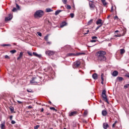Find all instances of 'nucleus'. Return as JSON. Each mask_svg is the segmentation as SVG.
Wrapping results in <instances>:
<instances>
[{
  "label": "nucleus",
  "instance_id": "obj_15",
  "mask_svg": "<svg viewBox=\"0 0 129 129\" xmlns=\"http://www.w3.org/2000/svg\"><path fill=\"white\" fill-rule=\"evenodd\" d=\"M32 56H35V57H38V58H40V57H41V55L38 54V53L35 52H33Z\"/></svg>",
  "mask_w": 129,
  "mask_h": 129
},
{
  "label": "nucleus",
  "instance_id": "obj_24",
  "mask_svg": "<svg viewBox=\"0 0 129 129\" xmlns=\"http://www.w3.org/2000/svg\"><path fill=\"white\" fill-rule=\"evenodd\" d=\"M61 12H63V10H57V11H56L55 13V16H57V15H59V14H60V13H61Z\"/></svg>",
  "mask_w": 129,
  "mask_h": 129
},
{
  "label": "nucleus",
  "instance_id": "obj_16",
  "mask_svg": "<svg viewBox=\"0 0 129 129\" xmlns=\"http://www.w3.org/2000/svg\"><path fill=\"white\" fill-rule=\"evenodd\" d=\"M65 26H67V23H66V22L64 21L60 24V28H63V27H65Z\"/></svg>",
  "mask_w": 129,
  "mask_h": 129
},
{
  "label": "nucleus",
  "instance_id": "obj_58",
  "mask_svg": "<svg viewBox=\"0 0 129 129\" xmlns=\"http://www.w3.org/2000/svg\"><path fill=\"white\" fill-rule=\"evenodd\" d=\"M10 120H13V115L10 116Z\"/></svg>",
  "mask_w": 129,
  "mask_h": 129
},
{
  "label": "nucleus",
  "instance_id": "obj_50",
  "mask_svg": "<svg viewBox=\"0 0 129 129\" xmlns=\"http://www.w3.org/2000/svg\"><path fill=\"white\" fill-rule=\"evenodd\" d=\"M92 39L93 40H94V39H97V37H96V36H93V37H92Z\"/></svg>",
  "mask_w": 129,
  "mask_h": 129
},
{
  "label": "nucleus",
  "instance_id": "obj_19",
  "mask_svg": "<svg viewBox=\"0 0 129 129\" xmlns=\"http://www.w3.org/2000/svg\"><path fill=\"white\" fill-rule=\"evenodd\" d=\"M102 114L103 116H106V115H107V111H106V110H103L102 111Z\"/></svg>",
  "mask_w": 129,
  "mask_h": 129
},
{
  "label": "nucleus",
  "instance_id": "obj_6",
  "mask_svg": "<svg viewBox=\"0 0 129 129\" xmlns=\"http://www.w3.org/2000/svg\"><path fill=\"white\" fill-rule=\"evenodd\" d=\"M89 6L90 9H91V10H94V9H96V10H97V8L95 7V5H94V2L93 1H90Z\"/></svg>",
  "mask_w": 129,
  "mask_h": 129
},
{
  "label": "nucleus",
  "instance_id": "obj_34",
  "mask_svg": "<svg viewBox=\"0 0 129 129\" xmlns=\"http://www.w3.org/2000/svg\"><path fill=\"white\" fill-rule=\"evenodd\" d=\"M114 19V20H117V21H119V18H118V17H117V16H115Z\"/></svg>",
  "mask_w": 129,
  "mask_h": 129
},
{
  "label": "nucleus",
  "instance_id": "obj_39",
  "mask_svg": "<svg viewBox=\"0 0 129 129\" xmlns=\"http://www.w3.org/2000/svg\"><path fill=\"white\" fill-rule=\"evenodd\" d=\"M5 59H10L11 58L10 57V56H9V55H6L5 56Z\"/></svg>",
  "mask_w": 129,
  "mask_h": 129
},
{
  "label": "nucleus",
  "instance_id": "obj_10",
  "mask_svg": "<svg viewBox=\"0 0 129 129\" xmlns=\"http://www.w3.org/2000/svg\"><path fill=\"white\" fill-rule=\"evenodd\" d=\"M77 114H78V112L75 111L70 113L69 116H75V115H77Z\"/></svg>",
  "mask_w": 129,
  "mask_h": 129
},
{
  "label": "nucleus",
  "instance_id": "obj_64",
  "mask_svg": "<svg viewBox=\"0 0 129 129\" xmlns=\"http://www.w3.org/2000/svg\"><path fill=\"white\" fill-rule=\"evenodd\" d=\"M84 122L85 123H87V120H85Z\"/></svg>",
  "mask_w": 129,
  "mask_h": 129
},
{
  "label": "nucleus",
  "instance_id": "obj_1",
  "mask_svg": "<svg viewBox=\"0 0 129 129\" xmlns=\"http://www.w3.org/2000/svg\"><path fill=\"white\" fill-rule=\"evenodd\" d=\"M105 55H106V52L100 50L96 53L95 56L98 61H100V62H104L106 61Z\"/></svg>",
  "mask_w": 129,
  "mask_h": 129
},
{
  "label": "nucleus",
  "instance_id": "obj_42",
  "mask_svg": "<svg viewBox=\"0 0 129 129\" xmlns=\"http://www.w3.org/2000/svg\"><path fill=\"white\" fill-rule=\"evenodd\" d=\"M37 35H38L39 37H42V33L41 32H37Z\"/></svg>",
  "mask_w": 129,
  "mask_h": 129
},
{
  "label": "nucleus",
  "instance_id": "obj_28",
  "mask_svg": "<svg viewBox=\"0 0 129 129\" xmlns=\"http://www.w3.org/2000/svg\"><path fill=\"white\" fill-rule=\"evenodd\" d=\"M11 44H3L2 45V47H10Z\"/></svg>",
  "mask_w": 129,
  "mask_h": 129
},
{
  "label": "nucleus",
  "instance_id": "obj_36",
  "mask_svg": "<svg viewBox=\"0 0 129 129\" xmlns=\"http://www.w3.org/2000/svg\"><path fill=\"white\" fill-rule=\"evenodd\" d=\"M70 16L71 18H72V19H73V18H74V14H73V13L70 14Z\"/></svg>",
  "mask_w": 129,
  "mask_h": 129
},
{
  "label": "nucleus",
  "instance_id": "obj_7",
  "mask_svg": "<svg viewBox=\"0 0 129 129\" xmlns=\"http://www.w3.org/2000/svg\"><path fill=\"white\" fill-rule=\"evenodd\" d=\"M46 55L48 56H53L55 54V51L52 50H47L45 51Z\"/></svg>",
  "mask_w": 129,
  "mask_h": 129
},
{
  "label": "nucleus",
  "instance_id": "obj_46",
  "mask_svg": "<svg viewBox=\"0 0 129 129\" xmlns=\"http://www.w3.org/2000/svg\"><path fill=\"white\" fill-rule=\"evenodd\" d=\"M16 8L17 10H20V6H19V5L16 4Z\"/></svg>",
  "mask_w": 129,
  "mask_h": 129
},
{
  "label": "nucleus",
  "instance_id": "obj_23",
  "mask_svg": "<svg viewBox=\"0 0 129 129\" xmlns=\"http://www.w3.org/2000/svg\"><path fill=\"white\" fill-rule=\"evenodd\" d=\"M120 54L122 55L123 54H124V53H125V50H124V49L123 48L120 49Z\"/></svg>",
  "mask_w": 129,
  "mask_h": 129
},
{
  "label": "nucleus",
  "instance_id": "obj_11",
  "mask_svg": "<svg viewBox=\"0 0 129 129\" xmlns=\"http://www.w3.org/2000/svg\"><path fill=\"white\" fill-rule=\"evenodd\" d=\"M0 127L1 129H6V121L2 122V123L0 124Z\"/></svg>",
  "mask_w": 129,
  "mask_h": 129
},
{
  "label": "nucleus",
  "instance_id": "obj_54",
  "mask_svg": "<svg viewBox=\"0 0 129 129\" xmlns=\"http://www.w3.org/2000/svg\"><path fill=\"white\" fill-rule=\"evenodd\" d=\"M47 45H51V42L47 41Z\"/></svg>",
  "mask_w": 129,
  "mask_h": 129
},
{
  "label": "nucleus",
  "instance_id": "obj_22",
  "mask_svg": "<svg viewBox=\"0 0 129 129\" xmlns=\"http://www.w3.org/2000/svg\"><path fill=\"white\" fill-rule=\"evenodd\" d=\"M81 55H85L84 52H78L76 53V56H81Z\"/></svg>",
  "mask_w": 129,
  "mask_h": 129
},
{
  "label": "nucleus",
  "instance_id": "obj_26",
  "mask_svg": "<svg viewBox=\"0 0 129 129\" xmlns=\"http://www.w3.org/2000/svg\"><path fill=\"white\" fill-rule=\"evenodd\" d=\"M101 1L104 7H105L106 5H107V3H106V1H105V0H101Z\"/></svg>",
  "mask_w": 129,
  "mask_h": 129
},
{
  "label": "nucleus",
  "instance_id": "obj_40",
  "mask_svg": "<svg viewBox=\"0 0 129 129\" xmlns=\"http://www.w3.org/2000/svg\"><path fill=\"white\" fill-rule=\"evenodd\" d=\"M40 127V125H37L36 126H34V129H38Z\"/></svg>",
  "mask_w": 129,
  "mask_h": 129
},
{
  "label": "nucleus",
  "instance_id": "obj_25",
  "mask_svg": "<svg viewBox=\"0 0 129 129\" xmlns=\"http://www.w3.org/2000/svg\"><path fill=\"white\" fill-rule=\"evenodd\" d=\"M45 24H46V25H49V26H52V23H51L49 20H46Z\"/></svg>",
  "mask_w": 129,
  "mask_h": 129
},
{
  "label": "nucleus",
  "instance_id": "obj_31",
  "mask_svg": "<svg viewBox=\"0 0 129 129\" xmlns=\"http://www.w3.org/2000/svg\"><path fill=\"white\" fill-rule=\"evenodd\" d=\"M27 54H28L29 56H33V53H32V52L30 51H27Z\"/></svg>",
  "mask_w": 129,
  "mask_h": 129
},
{
  "label": "nucleus",
  "instance_id": "obj_63",
  "mask_svg": "<svg viewBox=\"0 0 129 129\" xmlns=\"http://www.w3.org/2000/svg\"><path fill=\"white\" fill-rule=\"evenodd\" d=\"M115 33H118V30H116V31H115Z\"/></svg>",
  "mask_w": 129,
  "mask_h": 129
},
{
  "label": "nucleus",
  "instance_id": "obj_45",
  "mask_svg": "<svg viewBox=\"0 0 129 129\" xmlns=\"http://www.w3.org/2000/svg\"><path fill=\"white\" fill-rule=\"evenodd\" d=\"M101 80L102 81H103V74H102L101 75Z\"/></svg>",
  "mask_w": 129,
  "mask_h": 129
},
{
  "label": "nucleus",
  "instance_id": "obj_48",
  "mask_svg": "<svg viewBox=\"0 0 129 129\" xmlns=\"http://www.w3.org/2000/svg\"><path fill=\"white\" fill-rule=\"evenodd\" d=\"M20 57H23V52H21L19 54Z\"/></svg>",
  "mask_w": 129,
  "mask_h": 129
},
{
  "label": "nucleus",
  "instance_id": "obj_32",
  "mask_svg": "<svg viewBox=\"0 0 129 129\" xmlns=\"http://www.w3.org/2000/svg\"><path fill=\"white\" fill-rule=\"evenodd\" d=\"M50 109H51V110H54L55 112H57V109H55L54 107H50Z\"/></svg>",
  "mask_w": 129,
  "mask_h": 129
},
{
  "label": "nucleus",
  "instance_id": "obj_20",
  "mask_svg": "<svg viewBox=\"0 0 129 129\" xmlns=\"http://www.w3.org/2000/svg\"><path fill=\"white\" fill-rule=\"evenodd\" d=\"M117 80H118V81H119V82H121V81L124 80L123 78L121 77H117Z\"/></svg>",
  "mask_w": 129,
  "mask_h": 129
},
{
  "label": "nucleus",
  "instance_id": "obj_44",
  "mask_svg": "<svg viewBox=\"0 0 129 129\" xmlns=\"http://www.w3.org/2000/svg\"><path fill=\"white\" fill-rule=\"evenodd\" d=\"M12 12H17V8H13V10H12Z\"/></svg>",
  "mask_w": 129,
  "mask_h": 129
},
{
  "label": "nucleus",
  "instance_id": "obj_12",
  "mask_svg": "<svg viewBox=\"0 0 129 129\" xmlns=\"http://www.w3.org/2000/svg\"><path fill=\"white\" fill-rule=\"evenodd\" d=\"M122 32H123V33H122V34H119L115 35V37L116 38H117V37H121V36H124V35H125L126 32L124 30H122Z\"/></svg>",
  "mask_w": 129,
  "mask_h": 129
},
{
  "label": "nucleus",
  "instance_id": "obj_5",
  "mask_svg": "<svg viewBox=\"0 0 129 129\" xmlns=\"http://www.w3.org/2000/svg\"><path fill=\"white\" fill-rule=\"evenodd\" d=\"M96 25H98V26L96 28V31H97L99 28H101L102 26L103 25V22H102V20L101 19H98L96 22Z\"/></svg>",
  "mask_w": 129,
  "mask_h": 129
},
{
  "label": "nucleus",
  "instance_id": "obj_57",
  "mask_svg": "<svg viewBox=\"0 0 129 129\" xmlns=\"http://www.w3.org/2000/svg\"><path fill=\"white\" fill-rule=\"evenodd\" d=\"M46 115H51V113L46 112Z\"/></svg>",
  "mask_w": 129,
  "mask_h": 129
},
{
  "label": "nucleus",
  "instance_id": "obj_53",
  "mask_svg": "<svg viewBox=\"0 0 129 129\" xmlns=\"http://www.w3.org/2000/svg\"><path fill=\"white\" fill-rule=\"evenodd\" d=\"M113 12V6H112L111 8V13H112Z\"/></svg>",
  "mask_w": 129,
  "mask_h": 129
},
{
  "label": "nucleus",
  "instance_id": "obj_17",
  "mask_svg": "<svg viewBox=\"0 0 129 129\" xmlns=\"http://www.w3.org/2000/svg\"><path fill=\"white\" fill-rule=\"evenodd\" d=\"M67 56H69L70 57H75L76 56V53H68Z\"/></svg>",
  "mask_w": 129,
  "mask_h": 129
},
{
  "label": "nucleus",
  "instance_id": "obj_30",
  "mask_svg": "<svg viewBox=\"0 0 129 129\" xmlns=\"http://www.w3.org/2000/svg\"><path fill=\"white\" fill-rule=\"evenodd\" d=\"M10 53H11V54H15V53H17V50L16 49L11 50Z\"/></svg>",
  "mask_w": 129,
  "mask_h": 129
},
{
  "label": "nucleus",
  "instance_id": "obj_9",
  "mask_svg": "<svg viewBox=\"0 0 129 129\" xmlns=\"http://www.w3.org/2000/svg\"><path fill=\"white\" fill-rule=\"evenodd\" d=\"M13 19V14H9V16L8 17L5 18V21H11Z\"/></svg>",
  "mask_w": 129,
  "mask_h": 129
},
{
  "label": "nucleus",
  "instance_id": "obj_35",
  "mask_svg": "<svg viewBox=\"0 0 129 129\" xmlns=\"http://www.w3.org/2000/svg\"><path fill=\"white\" fill-rule=\"evenodd\" d=\"M116 122H117L116 121H115V122L112 124V127H115V124H116Z\"/></svg>",
  "mask_w": 129,
  "mask_h": 129
},
{
  "label": "nucleus",
  "instance_id": "obj_55",
  "mask_svg": "<svg viewBox=\"0 0 129 129\" xmlns=\"http://www.w3.org/2000/svg\"><path fill=\"white\" fill-rule=\"evenodd\" d=\"M91 42H92V43H95V42H96V40H92L91 41Z\"/></svg>",
  "mask_w": 129,
  "mask_h": 129
},
{
  "label": "nucleus",
  "instance_id": "obj_37",
  "mask_svg": "<svg viewBox=\"0 0 129 129\" xmlns=\"http://www.w3.org/2000/svg\"><path fill=\"white\" fill-rule=\"evenodd\" d=\"M48 35H46V36H45L44 37V40H45V41H46V42H48Z\"/></svg>",
  "mask_w": 129,
  "mask_h": 129
},
{
  "label": "nucleus",
  "instance_id": "obj_61",
  "mask_svg": "<svg viewBox=\"0 0 129 129\" xmlns=\"http://www.w3.org/2000/svg\"><path fill=\"white\" fill-rule=\"evenodd\" d=\"M21 58H22V57L19 56V57L17 58V60H20V59H21Z\"/></svg>",
  "mask_w": 129,
  "mask_h": 129
},
{
  "label": "nucleus",
  "instance_id": "obj_62",
  "mask_svg": "<svg viewBox=\"0 0 129 129\" xmlns=\"http://www.w3.org/2000/svg\"><path fill=\"white\" fill-rule=\"evenodd\" d=\"M110 15H109V16H108V17H107V19H109V18H110Z\"/></svg>",
  "mask_w": 129,
  "mask_h": 129
},
{
  "label": "nucleus",
  "instance_id": "obj_13",
  "mask_svg": "<svg viewBox=\"0 0 129 129\" xmlns=\"http://www.w3.org/2000/svg\"><path fill=\"white\" fill-rule=\"evenodd\" d=\"M92 77H93V79H94L95 80H96L98 79V76L97 75V74H96V73L93 74Z\"/></svg>",
  "mask_w": 129,
  "mask_h": 129
},
{
  "label": "nucleus",
  "instance_id": "obj_52",
  "mask_svg": "<svg viewBox=\"0 0 129 129\" xmlns=\"http://www.w3.org/2000/svg\"><path fill=\"white\" fill-rule=\"evenodd\" d=\"M125 77H127V78H129V74H127L125 75Z\"/></svg>",
  "mask_w": 129,
  "mask_h": 129
},
{
  "label": "nucleus",
  "instance_id": "obj_47",
  "mask_svg": "<svg viewBox=\"0 0 129 129\" xmlns=\"http://www.w3.org/2000/svg\"><path fill=\"white\" fill-rule=\"evenodd\" d=\"M17 102L18 103H19V104H22L23 103V102L21 101H19V100H17Z\"/></svg>",
  "mask_w": 129,
  "mask_h": 129
},
{
  "label": "nucleus",
  "instance_id": "obj_49",
  "mask_svg": "<svg viewBox=\"0 0 129 129\" xmlns=\"http://www.w3.org/2000/svg\"><path fill=\"white\" fill-rule=\"evenodd\" d=\"M11 123L12 124H15V123H16V121L15 120H12Z\"/></svg>",
  "mask_w": 129,
  "mask_h": 129
},
{
  "label": "nucleus",
  "instance_id": "obj_2",
  "mask_svg": "<svg viewBox=\"0 0 129 129\" xmlns=\"http://www.w3.org/2000/svg\"><path fill=\"white\" fill-rule=\"evenodd\" d=\"M43 16H44V11L42 10L36 11L34 14V19H40Z\"/></svg>",
  "mask_w": 129,
  "mask_h": 129
},
{
  "label": "nucleus",
  "instance_id": "obj_60",
  "mask_svg": "<svg viewBox=\"0 0 129 129\" xmlns=\"http://www.w3.org/2000/svg\"><path fill=\"white\" fill-rule=\"evenodd\" d=\"M27 91L28 92H32V90H27Z\"/></svg>",
  "mask_w": 129,
  "mask_h": 129
},
{
  "label": "nucleus",
  "instance_id": "obj_41",
  "mask_svg": "<svg viewBox=\"0 0 129 129\" xmlns=\"http://www.w3.org/2000/svg\"><path fill=\"white\" fill-rule=\"evenodd\" d=\"M128 84H126L124 86V88H125V89H126V88H128Z\"/></svg>",
  "mask_w": 129,
  "mask_h": 129
},
{
  "label": "nucleus",
  "instance_id": "obj_56",
  "mask_svg": "<svg viewBox=\"0 0 129 129\" xmlns=\"http://www.w3.org/2000/svg\"><path fill=\"white\" fill-rule=\"evenodd\" d=\"M28 108L29 109H31V108H33V107L31 106H29L28 107Z\"/></svg>",
  "mask_w": 129,
  "mask_h": 129
},
{
  "label": "nucleus",
  "instance_id": "obj_27",
  "mask_svg": "<svg viewBox=\"0 0 129 129\" xmlns=\"http://www.w3.org/2000/svg\"><path fill=\"white\" fill-rule=\"evenodd\" d=\"M46 13H51V12H53V10H52L50 8H47L46 9Z\"/></svg>",
  "mask_w": 129,
  "mask_h": 129
},
{
  "label": "nucleus",
  "instance_id": "obj_51",
  "mask_svg": "<svg viewBox=\"0 0 129 129\" xmlns=\"http://www.w3.org/2000/svg\"><path fill=\"white\" fill-rule=\"evenodd\" d=\"M89 32V30H87V32L84 33V35H87V34H88V33Z\"/></svg>",
  "mask_w": 129,
  "mask_h": 129
},
{
  "label": "nucleus",
  "instance_id": "obj_4",
  "mask_svg": "<svg viewBox=\"0 0 129 129\" xmlns=\"http://www.w3.org/2000/svg\"><path fill=\"white\" fill-rule=\"evenodd\" d=\"M101 96L103 98V100H104L105 102H107L108 104H109V102H108V99H107V96H106V91L105 90L102 91Z\"/></svg>",
  "mask_w": 129,
  "mask_h": 129
},
{
  "label": "nucleus",
  "instance_id": "obj_21",
  "mask_svg": "<svg viewBox=\"0 0 129 129\" xmlns=\"http://www.w3.org/2000/svg\"><path fill=\"white\" fill-rule=\"evenodd\" d=\"M10 109L11 113H13V112H14V113H16V112H14L15 110V108L13 106H10Z\"/></svg>",
  "mask_w": 129,
  "mask_h": 129
},
{
  "label": "nucleus",
  "instance_id": "obj_29",
  "mask_svg": "<svg viewBox=\"0 0 129 129\" xmlns=\"http://www.w3.org/2000/svg\"><path fill=\"white\" fill-rule=\"evenodd\" d=\"M66 8L67 9V10H71V6L69 5H66Z\"/></svg>",
  "mask_w": 129,
  "mask_h": 129
},
{
  "label": "nucleus",
  "instance_id": "obj_59",
  "mask_svg": "<svg viewBox=\"0 0 129 129\" xmlns=\"http://www.w3.org/2000/svg\"><path fill=\"white\" fill-rule=\"evenodd\" d=\"M44 111V108H42L41 109V112H43Z\"/></svg>",
  "mask_w": 129,
  "mask_h": 129
},
{
  "label": "nucleus",
  "instance_id": "obj_38",
  "mask_svg": "<svg viewBox=\"0 0 129 129\" xmlns=\"http://www.w3.org/2000/svg\"><path fill=\"white\" fill-rule=\"evenodd\" d=\"M62 2L64 5H66V4H67V0H62Z\"/></svg>",
  "mask_w": 129,
  "mask_h": 129
},
{
  "label": "nucleus",
  "instance_id": "obj_3",
  "mask_svg": "<svg viewBox=\"0 0 129 129\" xmlns=\"http://www.w3.org/2000/svg\"><path fill=\"white\" fill-rule=\"evenodd\" d=\"M41 79H42V77H33L32 78V80L30 81V83H32V84H37L38 83H40V82L41 81Z\"/></svg>",
  "mask_w": 129,
  "mask_h": 129
},
{
  "label": "nucleus",
  "instance_id": "obj_43",
  "mask_svg": "<svg viewBox=\"0 0 129 129\" xmlns=\"http://www.w3.org/2000/svg\"><path fill=\"white\" fill-rule=\"evenodd\" d=\"M87 113H88V112H87V111H85L84 112V115H87Z\"/></svg>",
  "mask_w": 129,
  "mask_h": 129
},
{
  "label": "nucleus",
  "instance_id": "obj_18",
  "mask_svg": "<svg viewBox=\"0 0 129 129\" xmlns=\"http://www.w3.org/2000/svg\"><path fill=\"white\" fill-rule=\"evenodd\" d=\"M109 126V125H108V124L107 123H104L103 124V127L104 129H107V127H108Z\"/></svg>",
  "mask_w": 129,
  "mask_h": 129
},
{
  "label": "nucleus",
  "instance_id": "obj_33",
  "mask_svg": "<svg viewBox=\"0 0 129 129\" xmlns=\"http://www.w3.org/2000/svg\"><path fill=\"white\" fill-rule=\"evenodd\" d=\"M92 22H93V20L92 19H91V20H90L88 22V24L89 25H91V24H92Z\"/></svg>",
  "mask_w": 129,
  "mask_h": 129
},
{
  "label": "nucleus",
  "instance_id": "obj_14",
  "mask_svg": "<svg viewBox=\"0 0 129 129\" xmlns=\"http://www.w3.org/2000/svg\"><path fill=\"white\" fill-rule=\"evenodd\" d=\"M112 76H114V77L117 76L118 75V72L117 71H114L112 74Z\"/></svg>",
  "mask_w": 129,
  "mask_h": 129
},
{
  "label": "nucleus",
  "instance_id": "obj_8",
  "mask_svg": "<svg viewBox=\"0 0 129 129\" xmlns=\"http://www.w3.org/2000/svg\"><path fill=\"white\" fill-rule=\"evenodd\" d=\"M79 66H80V62L78 60L74 62V64L73 65V68H78Z\"/></svg>",
  "mask_w": 129,
  "mask_h": 129
}]
</instances>
